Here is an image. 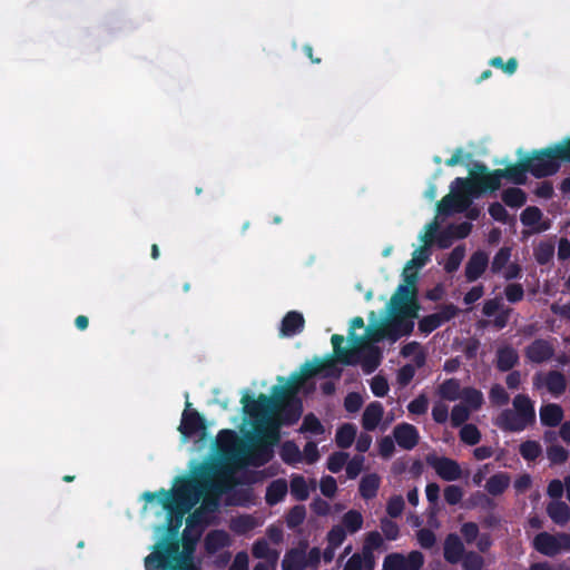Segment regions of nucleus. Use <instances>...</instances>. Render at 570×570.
<instances>
[{
    "instance_id": "obj_25",
    "label": "nucleus",
    "mask_w": 570,
    "mask_h": 570,
    "mask_svg": "<svg viewBox=\"0 0 570 570\" xmlns=\"http://www.w3.org/2000/svg\"><path fill=\"white\" fill-rule=\"evenodd\" d=\"M358 355L360 360L357 363H362L366 373L373 372L380 364L381 352L377 347L371 345V343H367Z\"/></svg>"
},
{
    "instance_id": "obj_54",
    "label": "nucleus",
    "mask_w": 570,
    "mask_h": 570,
    "mask_svg": "<svg viewBox=\"0 0 570 570\" xmlns=\"http://www.w3.org/2000/svg\"><path fill=\"white\" fill-rule=\"evenodd\" d=\"M347 459H348L347 453L336 452L328 458L327 469L333 473H337L346 464Z\"/></svg>"
},
{
    "instance_id": "obj_39",
    "label": "nucleus",
    "mask_w": 570,
    "mask_h": 570,
    "mask_svg": "<svg viewBox=\"0 0 570 570\" xmlns=\"http://www.w3.org/2000/svg\"><path fill=\"white\" fill-rule=\"evenodd\" d=\"M519 360L517 351L512 347L505 346L498 351V367L501 371L512 368Z\"/></svg>"
},
{
    "instance_id": "obj_26",
    "label": "nucleus",
    "mask_w": 570,
    "mask_h": 570,
    "mask_svg": "<svg viewBox=\"0 0 570 570\" xmlns=\"http://www.w3.org/2000/svg\"><path fill=\"white\" fill-rule=\"evenodd\" d=\"M232 539L229 534L223 530L210 531L205 538L206 550L210 553L217 552L218 550L229 547Z\"/></svg>"
},
{
    "instance_id": "obj_33",
    "label": "nucleus",
    "mask_w": 570,
    "mask_h": 570,
    "mask_svg": "<svg viewBox=\"0 0 570 570\" xmlns=\"http://www.w3.org/2000/svg\"><path fill=\"white\" fill-rule=\"evenodd\" d=\"M511 479L508 473L500 472L492 475L485 484L487 491L491 495H500L502 494L508 487L510 485Z\"/></svg>"
},
{
    "instance_id": "obj_31",
    "label": "nucleus",
    "mask_w": 570,
    "mask_h": 570,
    "mask_svg": "<svg viewBox=\"0 0 570 570\" xmlns=\"http://www.w3.org/2000/svg\"><path fill=\"white\" fill-rule=\"evenodd\" d=\"M463 556V544L458 535L451 534L445 540L444 558L451 563H456Z\"/></svg>"
},
{
    "instance_id": "obj_36",
    "label": "nucleus",
    "mask_w": 570,
    "mask_h": 570,
    "mask_svg": "<svg viewBox=\"0 0 570 570\" xmlns=\"http://www.w3.org/2000/svg\"><path fill=\"white\" fill-rule=\"evenodd\" d=\"M356 436V426L352 423H345L338 428L335 436V441L338 448H350Z\"/></svg>"
},
{
    "instance_id": "obj_11",
    "label": "nucleus",
    "mask_w": 570,
    "mask_h": 570,
    "mask_svg": "<svg viewBox=\"0 0 570 570\" xmlns=\"http://www.w3.org/2000/svg\"><path fill=\"white\" fill-rule=\"evenodd\" d=\"M529 171L522 161L519 166L509 167L507 169H499L492 174L482 177V184L485 188L498 189L500 187L501 178H508L515 184H523L525 181V173Z\"/></svg>"
},
{
    "instance_id": "obj_57",
    "label": "nucleus",
    "mask_w": 570,
    "mask_h": 570,
    "mask_svg": "<svg viewBox=\"0 0 570 570\" xmlns=\"http://www.w3.org/2000/svg\"><path fill=\"white\" fill-rule=\"evenodd\" d=\"M429 407V400L425 395L421 394L407 405V410L411 414H424Z\"/></svg>"
},
{
    "instance_id": "obj_43",
    "label": "nucleus",
    "mask_w": 570,
    "mask_h": 570,
    "mask_svg": "<svg viewBox=\"0 0 570 570\" xmlns=\"http://www.w3.org/2000/svg\"><path fill=\"white\" fill-rule=\"evenodd\" d=\"M402 354L410 357L417 367L422 366L425 362V354L422 346L416 342H411L402 348Z\"/></svg>"
},
{
    "instance_id": "obj_41",
    "label": "nucleus",
    "mask_w": 570,
    "mask_h": 570,
    "mask_svg": "<svg viewBox=\"0 0 570 570\" xmlns=\"http://www.w3.org/2000/svg\"><path fill=\"white\" fill-rule=\"evenodd\" d=\"M380 485V479L376 474L365 475L361 480L360 492L364 499H371L375 497Z\"/></svg>"
},
{
    "instance_id": "obj_28",
    "label": "nucleus",
    "mask_w": 570,
    "mask_h": 570,
    "mask_svg": "<svg viewBox=\"0 0 570 570\" xmlns=\"http://www.w3.org/2000/svg\"><path fill=\"white\" fill-rule=\"evenodd\" d=\"M563 419V410L560 405L550 403L541 406L540 420L543 425L557 426Z\"/></svg>"
},
{
    "instance_id": "obj_20",
    "label": "nucleus",
    "mask_w": 570,
    "mask_h": 570,
    "mask_svg": "<svg viewBox=\"0 0 570 570\" xmlns=\"http://www.w3.org/2000/svg\"><path fill=\"white\" fill-rule=\"evenodd\" d=\"M384 417V407L380 402H371L362 415V426L366 431H374L380 428Z\"/></svg>"
},
{
    "instance_id": "obj_40",
    "label": "nucleus",
    "mask_w": 570,
    "mask_h": 570,
    "mask_svg": "<svg viewBox=\"0 0 570 570\" xmlns=\"http://www.w3.org/2000/svg\"><path fill=\"white\" fill-rule=\"evenodd\" d=\"M470 410L476 411L483 403V395L480 391L471 387L462 389L460 399Z\"/></svg>"
},
{
    "instance_id": "obj_3",
    "label": "nucleus",
    "mask_w": 570,
    "mask_h": 570,
    "mask_svg": "<svg viewBox=\"0 0 570 570\" xmlns=\"http://www.w3.org/2000/svg\"><path fill=\"white\" fill-rule=\"evenodd\" d=\"M390 316L382 324L374 325L372 322L367 326V340L381 341L389 338L395 342L403 335L412 332L414 323L413 318L416 317L417 305L415 301V293L409 285H400L396 292L391 297L389 304ZM375 314L372 312L370 320L374 318Z\"/></svg>"
},
{
    "instance_id": "obj_8",
    "label": "nucleus",
    "mask_w": 570,
    "mask_h": 570,
    "mask_svg": "<svg viewBox=\"0 0 570 570\" xmlns=\"http://www.w3.org/2000/svg\"><path fill=\"white\" fill-rule=\"evenodd\" d=\"M321 560V551L313 548L308 552L305 547L294 548L287 551L282 561L283 570H304L312 568L316 570Z\"/></svg>"
},
{
    "instance_id": "obj_51",
    "label": "nucleus",
    "mask_w": 570,
    "mask_h": 570,
    "mask_svg": "<svg viewBox=\"0 0 570 570\" xmlns=\"http://www.w3.org/2000/svg\"><path fill=\"white\" fill-rule=\"evenodd\" d=\"M347 532L343 525L336 524L327 533V544L338 548L345 540Z\"/></svg>"
},
{
    "instance_id": "obj_17",
    "label": "nucleus",
    "mask_w": 570,
    "mask_h": 570,
    "mask_svg": "<svg viewBox=\"0 0 570 570\" xmlns=\"http://www.w3.org/2000/svg\"><path fill=\"white\" fill-rule=\"evenodd\" d=\"M521 223L532 233H542L551 227V222L543 217V213L534 206L527 207L520 216Z\"/></svg>"
},
{
    "instance_id": "obj_21",
    "label": "nucleus",
    "mask_w": 570,
    "mask_h": 570,
    "mask_svg": "<svg viewBox=\"0 0 570 570\" xmlns=\"http://www.w3.org/2000/svg\"><path fill=\"white\" fill-rule=\"evenodd\" d=\"M489 256L482 250H478L470 257L465 266V277L469 282L476 281L487 269Z\"/></svg>"
},
{
    "instance_id": "obj_58",
    "label": "nucleus",
    "mask_w": 570,
    "mask_h": 570,
    "mask_svg": "<svg viewBox=\"0 0 570 570\" xmlns=\"http://www.w3.org/2000/svg\"><path fill=\"white\" fill-rule=\"evenodd\" d=\"M441 325H442L441 321L439 320V317L434 313V314L428 315L423 320H421L420 323H419V328H420L421 332L428 334V333H431L432 331H434L435 328H438Z\"/></svg>"
},
{
    "instance_id": "obj_49",
    "label": "nucleus",
    "mask_w": 570,
    "mask_h": 570,
    "mask_svg": "<svg viewBox=\"0 0 570 570\" xmlns=\"http://www.w3.org/2000/svg\"><path fill=\"white\" fill-rule=\"evenodd\" d=\"M383 570H406L405 556L401 553H391L385 557Z\"/></svg>"
},
{
    "instance_id": "obj_60",
    "label": "nucleus",
    "mask_w": 570,
    "mask_h": 570,
    "mask_svg": "<svg viewBox=\"0 0 570 570\" xmlns=\"http://www.w3.org/2000/svg\"><path fill=\"white\" fill-rule=\"evenodd\" d=\"M364 456L356 455L351 461L346 462V474L350 479L356 478L363 469Z\"/></svg>"
},
{
    "instance_id": "obj_29",
    "label": "nucleus",
    "mask_w": 570,
    "mask_h": 570,
    "mask_svg": "<svg viewBox=\"0 0 570 570\" xmlns=\"http://www.w3.org/2000/svg\"><path fill=\"white\" fill-rule=\"evenodd\" d=\"M383 542V537L377 531L368 532L365 535L361 552L364 554V558L367 559L370 563L376 562L374 551L382 548Z\"/></svg>"
},
{
    "instance_id": "obj_32",
    "label": "nucleus",
    "mask_w": 570,
    "mask_h": 570,
    "mask_svg": "<svg viewBox=\"0 0 570 570\" xmlns=\"http://www.w3.org/2000/svg\"><path fill=\"white\" fill-rule=\"evenodd\" d=\"M288 491V484L284 479L273 481L266 490V502L274 505L281 502Z\"/></svg>"
},
{
    "instance_id": "obj_46",
    "label": "nucleus",
    "mask_w": 570,
    "mask_h": 570,
    "mask_svg": "<svg viewBox=\"0 0 570 570\" xmlns=\"http://www.w3.org/2000/svg\"><path fill=\"white\" fill-rule=\"evenodd\" d=\"M503 202L511 207H521L525 202V195L520 188H509L502 195Z\"/></svg>"
},
{
    "instance_id": "obj_37",
    "label": "nucleus",
    "mask_w": 570,
    "mask_h": 570,
    "mask_svg": "<svg viewBox=\"0 0 570 570\" xmlns=\"http://www.w3.org/2000/svg\"><path fill=\"white\" fill-rule=\"evenodd\" d=\"M461 392L462 389L460 387V383L454 379L444 381L438 387V394L440 395V397L448 401L459 400L461 396Z\"/></svg>"
},
{
    "instance_id": "obj_30",
    "label": "nucleus",
    "mask_w": 570,
    "mask_h": 570,
    "mask_svg": "<svg viewBox=\"0 0 570 570\" xmlns=\"http://www.w3.org/2000/svg\"><path fill=\"white\" fill-rule=\"evenodd\" d=\"M253 556L257 559H265L272 567H275L279 553L275 549H272L265 539L257 540L253 544Z\"/></svg>"
},
{
    "instance_id": "obj_47",
    "label": "nucleus",
    "mask_w": 570,
    "mask_h": 570,
    "mask_svg": "<svg viewBox=\"0 0 570 570\" xmlns=\"http://www.w3.org/2000/svg\"><path fill=\"white\" fill-rule=\"evenodd\" d=\"M464 256H465V248H464V246H456L451 252V254H450V256H449V258H448V261L445 263L444 267H445L446 272H449V273L455 272L459 268V266H460L461 262L463 261Z\"/></svg>"
},
{
    "instance_id": "obj_38",
    "label": "nucleus",
    "mask_w": 570,
    "mask_h": 570,
    "mask_svg": "<svg viewBox=\"0 0 570 570\" xmlns=\"http://www.w3.org/2000/svg\"><path fill=\"white\" fill-rule=\"evenodd\" d=\"M279 455L285 463L291 465L303 462L302 451L294 442L291 441H287L282 445Z\"/></svg>"
},
{
    "instance_id": "obj_24",
    "label": "nucleus",
    "mask_w": 570,
    "mask_h": 570,
    "mask_svg": "<svg viewBox=\"0 0 570 570\" xmlns=\"http://www.w3.org/2000/svg\"><path fill=\"white\" fill-rule=\"evenodd\" d=\"M547 513L558 525H564L570 521V508L563 501H551L547 507Z\"/></svg>"
},
{
    "instance_id": "obj_35",
    "label": "nucleus",
    "mask_w": 570,
    "mask_h": 570,
    "mask_svg": "<svg viewBox=\"0 0 570 570\" xmlns=\"http://www.w3.org/2000/svg\"><path fill=\"white\" fill-rule=\"evenodd\" d=\"M554 243L552 240H541L533 247V256L538 264L549 263L554 255Z\"/></svg>"
},
{
    "instance_id": "obj_23",
    "label": "nucleus",
    "mask_w": 570,
    "mask_h": 570,
    "mask_svg": "<svg viewBox=\"0 0 570 570\" xmlns=\"http://www.w3.org/2000/svg\"><path fill=\"white\" fill-rule=\"evenodd\" d=\"M315 480H311L309 482H307L306 479L299 474H293L291 476V493L298 501L306 500L309 497L311 490H315Z\"/></svg>"
},
{
    "instance_id": "obj_1",
    "label": "nucleus",
    "mask_w": 570,
    "mask_h": 570,
    "mask_svg": "<svg viewBox=\"0 0 570 570\" xmlns=\"http://www.w3.org/2000/svg\"><path fill=\"white\" fill-rule=\"evenodd\" d=\"M229 487V479L226 474L215 479L210 487L198 481H188L181 483L174 491L170 502L173 512L179 515V520L175 525L173 537L177 534V529L181 525V519L196 503H198L204 491L206 495L198 510H196L188 519L184 530V550H179L177 540L169 543H158L155 550L146 557V570H197L193 561L191 544L200 537L203 527L212 520L213 513L219 504V497Z\"/></svg>"
},
{
    "instance_id": "obj_2",
    "label": "nucleus",
    "mask_w": 570,
    "mask_h": 570,
    "mask_svg": "<svg viewBox=\"0 0 570 570\" xmlns=\"http://www.w3.org/2000/svg\"><path fill=\"white\" fill-rule=\"evenodd\" d=\"M303 382H298L289 386L286 391L288 396L296 394ZM273 399L267 395L261 394L256 400H250L249 395L242 397L244 411L249 415L252 425L256 433L265 441L274 443L279 439L281 424H293L301 415V410L296 407L284 409L281 411L284 400Z\"/></svg>"
},
{
    "instance_id": "obj_59",
    "label": "nucleus",
    "mask_w": 570,
    "mask_h": 570,
    "mask_svg": "<svg viewBox=\"0 0 570 570\" xmlns=\"http://www.w3.org/2000/svg\"><path fill=\"white\" fill-rule=\"evenodd\" d=\"M404 509V500L401 495L392 497L386 507L390 517L396 518L402 514Z\"/></svg>"
},
{
    "instance_id": "obj_10",
    "label": "nucleus",
    "mask_w": 570,
    "mask_h": 570,
    "mask_svg": "<svg viewBox=\"0 0 570 570\" xmlns=\"http://www.w3.org/2000/svg\"><path fill=\"white\" fill-rule=\"evenodd\" d=\"M511 252L510 247H502L491 262V272L502 275L507 281L521 276V267L517 262L511 261Z\"/></svg>"
},
{
    "instance_id": "obj_7",
    "label": "nucleus",
    "mask_w": 570,
    "mask_h": 570,
    "mask_svg": "<svg viewBox=\"0 0 570 570\" xmlns=\"http://www.w3.org/2000/svg\"><path fill=\"white\" fill-rule=\"evenodd\" d=\"M480 193L479 184L471 179L456 178L451 185V193L443 197L438 205V212L444 215L461 213L470 206L472 197Z\"/></svg>"
},
{
    "instance_id": "obj_15",
    "label": "nucleus",
    "mask_w": 570,
    "mask_h": 570,
    "mask_svg": "<svg viewBox=\"0 0 570 570\" xmlns=\"http://www.w3.org/2000/svg\"><path fill=\"white\" fill-rule=\"evenodd\" d=\"M430 257V250L428 247L422 246L413 253L411 261H409L403 269L404 285H409L410 288L415 293L414 283L416 278V269L422 267Z\"/></svg>"
},
{
    "instance_id": "obj_14",
    "label": "nucleus",
    "mask_w": 570,
    "mask_h": 570,
    "mask_svg": "<svg viewBox=\"0 0 570 570\" xmlns=\"http://www.w3.org/2000/svg\"><path fill=\"white\" fill-rule=\"evenodd\" d=\"M216 443L222 453L240 462L244 448L236 432L232 430L220 431L217 435Z\"/></svg>"
},
{
    "instance_id": "obj_62",
    "label": "nucleus",
    "mask_w": 570,
    "mask_h": 570,
    "mask_svg": "<svg viewBox=\"0 0 570 570\" xmlns=\"http://www.w3.org/2000/svg\"><path fill=\"white\" fill-rule=\"evenodd\" d=\"M504 294L510 303H517L523 298L524 291L520 284L513 283L505 287Z\"/></svg>"
},
{
    "instance_id": "obj_19",
    "label": "nucleus",
    "mask_w": 570,
    "mask_h": 570,
    "mask_svg": "<svg viewBox=\"0 0 570 570\" xmlns=\"http://www.w3.org/2000/svg\"><path fill=\"white\" fill-rule=\"evenodd\" d=\"M553 354V346L544 340H535L525 347V357L532 363L547 362Z\"/></svg>"
},
{
    "instance_id": "obj_34",
    "label": "nucleus",
    "mask_w": 570,
    "mask_h": 570,
    "mask_svg": "<svg viewBox=\"0 0 570 570\" xmlns=\"http://www.w3.org/2000/svg\"><path fill=\"white\" fill-rule=\"evenodd\" d=\"M363 522L364 519L360 511L350 510L342 517L340 525H343L347 534H354L362 529Z\"/></svg>"
},
{
    "instance_id": "obj_13",
    "label": "nucleus",
    "mask_w": 570,
    "mask_h": 570,
    "mask_svg": "<svg viewBox=\"0 0 570 570\" xmlns=\"http://www.w3.org/2000/svg\"><path fill=\"white\" fill-rule=\"evenodd\" d=\"M428 463L436 474L445 481H455L462 476V469L459 463L445 456H430Z\"/></svg>"
},
{
    "instance_id": "obj_50",
    "label": "nucleus",
    "mask_w": 570,
    "mask_h": 570,
    "mask_svg": "<svg viewBox=\"0 0 570 570\" xmlns=\"http://www.w3.org/2000/svg\"><path fill=\"white\" fill-rule=\"evenodd\" d=\"M520 454L528 461L534 460L541 454V446L537 441H525L520 445Z\"/></svg>"
},
{
    "instance_id": "obj_55",
    "label": "nucleus",
    "mask_w": 570,
    "mask_h": 570,
    "mask_svg": "<svg viewBox=\"0 0 570 570\" xmlns=\"http://www.w3.org/2000/svg\"><path fill=\"white\" fill-rule=\"evenodd\" d=\"M547 456L552 463H563L569 456V452L561 445H551L547 450Z\"/></svg>"
},
{
    "instance_id": "obj_4",
    "label": "nucleus",
    "mask_w": 570,
    "mask_h": 570,
    "mask_svg": "<svg viewBox=\"0 0 570 570\" xmlns=\"http://www.w3.org/2000/svg\"><path fill=\"white\" fill-rule=\"evenodd\" d=\"M363 327L364 321L362 317H355L352 320L348 333V348L342 347L344 342L343 336L337 334L333 335L332 344L337 360L331 358L325 362L306 364L304 367L305 376L309 377L316 374H322L324 376L340 377L342 370L337 366V361L346 365L357 364L361 350L364 348L367 343L374 342L373 340H367V328L362 336L355 334L356 330H361Z\"/></svg>"
},
{
    "instance_id": "obj_42",
    "label": "nucleus",
    "mask_w": 570,
    "mask_h": 570,
    "mask_svg": "<svg viewBox=\"0 0 570 570\" xmlns=\"http://www.w3.org/2000/svg\"><path fill=\"white\" fill-rule=\"evenodd\" d=\"M257 525L258 522L250 515L237 517L230 521V529L238 534L246 533Z\"/></svg>"
},
{
    "instance_id": "obj_63",
    "label": "nucleus",
    "mask_w": 570,
    "mask_h": 570,
    "mask_svg": "<svg viewBox=\"0 0 570 570\" xmlns=\"http://www.w3.org/2000/svg\"><path fill=\"white\" fill-rule=\"evenodd\" d=\"M371 390L379 397L386 395L389 392L387 381L380 375L374 376L371 381Z\"/></svg>"
},
{
    "instance_id": "obj_52",
    "label": "nucleus",
    "mask_w": 570,
    "mask_h": 570,
    "mask_svg": "<svg viewBox=\"0 0 570 570\" xmlns=\"http://www.w3.org/2000/svg\"><path fill=\"white\" fill-rule=\"evenodd\" d=\"M306 517V511L303 505H296L291 509V511L287 514L286 522L289 528H296L297 525L302 524L304 519Z\"/></svg>"
},
{
    "instance_id": "obj_53",
    "label": "nucleus",
    "mask_w": 570,
    "mask_h": 570,
    "mask_svg": "<svg viewBox=\"0 0 570 570\" xmlns=\"http://www.w3.org/2000/svg\"><path fill=\"white\" fill-rule=\"evenodd\" d=\"M301 431L309 432L313 434H322V433H324V426L322 425V423L320 422V420L317 417L309 414L304 417Z\"/></svg>"
},
{
    "instance_id": "obj_22",
    "label": "nucleus",
    "mask_w": 570,
    "mask_h": 570,
    "mask_svg": "<svg viewBox=\"0 0 570 570\" xmlns=\"http://www.w3.org/2000/svg\"><path fill=\"white\" fill-rule=\"evenodd\" d=\"M179 431L185 436H191L204 432L205 426L199 414L195 411H184Z\"/></svg>"
},
{
    "instance_id": "obj_16",
    "label": "nucleus",
    "mask_w": 570,
    "mask_h": 570,
    "mask_svg": "<svg viewBox=\"0 0 570 570\" xmlns=\"http://www.w3.org/2000/svg\"><path fill=\"white\" fill-rule=\"evenodd\" d=\"M393 439L403 450L414 449L420 440L417 429L410 423H400L393 429Z\"/></svg>"
},
{
    "instance_id": "obj_44",
    "label": "nucleus",
    "mask_w": 570,
    "mask_h": 570,
    "mask_svg": "<svg viewBox=\"0 0 570 570\" xmlns=\"http://www.w3.org/2000/svg\"><path fill=\"white\" fill-rule=\"evenodd\" d=\"M375 562H368L362 552L354 553L345 563L343 570H374Z\"/></svg>"
},
{
    "instance_id": "obj_48",
    "label": "nucleus",
    "mask_w": 570,
    "mask_h": 570,
    "mask_svg": "<svg viewBox=\"0 0 570 570\" xmlns=\"http://www.w3.org/2000/svg\"><path fill=\"white\" fill-rule=\"evenodd\" d=\"M481 434L478 428L473 424H465L460 430V439L462 442L474 445L480 441Z\"/></svg>"
},
{
    "instance_id": "obj_27",
    "label": "nucleus",
    "mask_w": 570,
    "mask_h": 570,
    "mask_svg": "<svg viewBox=\"0 0 570 570\" xmlns=\"http://www.w3.org/2000/svg\"><path fill=\"white\" fill-rule=\"evenodd\" d=\"M304 326V317L297 312H289L283 318L281 334L283 336H293L299 333Z\"/></svg>"
},
{
    "instance_id": "obj_18",
    "label": "nucleus",
    "mask_w": 570,
    "mask_h": 570,
    "mask_svg": "<svg viewBox=\"0 0 570 570\" xmlns=\"http://www.w3.org/2000/svg\"><path fill=\"white\" fill-rule=\"evenodd\" d=\"M273 456V449L266 443H259L248 450H243L240 462L254 466H262Z\"/></svg>"
},
{
    "instance_id": "obj_56",
    "label": "nucleus",
    "mask_w": 570,
    "mask_h": 570,
    "mask_svg": "<svg viewBox=\"0 0 570 570\" xmlns=\"http://www.w3.org/2000/svg\"><path fill=\"white\" fill-rule=\"evenodd\" d=\"M462 559V566L465 570H481L483 567V559L474 552L466 553Z\"/></svg>"
},
{
    "instance_id": "obj_6",
    "label": "nucleus",
    "mask_w": 570,
    "mask_h": 570,
    "mask_svg": "<svg viewBox=\"0 0 570 570\" xmlns=\"http://www.w3.org/2000/svg\"><path fill=\"white\" fill-rule=\"evenodd\" d=\"M535 420L533 402L524 394H518L512 402V409L502 411L494 421L501 430L520 432Z\"/></svg>"
},
{
    "instance_id": "obj_9",
    "label": "nucleus",
    "mask_w": 570,
    "mask_h": 570,
    "mask_svg": "<svg viewBox=\"0 0 570 570\" xmlns=\"http://www.w3.org/2000/svg\"><path fill=\"white\" fill-rule=\"evenodd\" d=\"M532 544L541 554L554 557L570 551V534L563 532L557 534L540 532L533 538Z\"/></svg>"
},
{
    "instance_id": "obj_64",
    "label": "nucleus",
    "mask_w": 570,
    "mask_h": 570,
    "mask_svg": "<svg viewBox=\"0 0 570 570\" xmlns=\"http://www.w3.org/2000/svg\"><path fill=\"white\" fill-rule=\"evenodd\" d=\"M320 489L323 495L327 498H333L337 490L335 479L330 475L322 478Z\"/></svg>"
},
{
    "instance_id": "obj_5",
    "label": "nucleus",
    "mask_w": 570,
    "mask_h": 570,
    "mask_svg": "<svg viewBox=\"0 0 570 570\" xmlns=\"http://www.w3.org/2000/svg\"><path fill=\"white\" fill-rule=\"evenodd\" d=\"M562 160H570V139L533 153L524 165L535 177H546L557 173Z\"/></svg>"
},
{
    "instance_id": "obj_12",
    "label": "nucleus",
    "mask_w": 570,
    "mask_h": 570,
    "mask_svg": "<svg viewBox=\"0 0 570 570\" xmlns=\"http://www.w3.org/2000/svg\"><path fill=\"white\" fill-rule=\"evenodd\" d=\"M533 386L535 389L544 387L552 396L559 397L567 389V381L564 375L560 372H540L533 376Z\"/></svg>"
},
{
    "instance_id": "obj_61",
    "label": "nucleus",
    "mask_w": 570,
    "mask_h": 570,
    "mask_svg": "<svg viewBox=\"0 0 570 570\" xmlns=\"http://www.w3.org/2000/svg\"><path fill=\"white\" fill-rule=\"evenodd\" d=\"M424 563V557L420 551H412L405 556L406 570H420Z\"/></svg>"
},
{
    "instance_id": "obj_45",
    "label": "nucleus",
    "mask_w": 570,
    "mask_h": 570,
    "mask_svg": "<svg viewBox=\"0 0 570 570\" xmlns=\"http://www.w3.org/2000/svg\"><path fill=\"white\" fill-rule=\"evenodd\" d=\"M471 412L473 411L463 403L454 405L450 414L452 425L460 426L469 420Z\"/></svg>"
}]
</instances>
